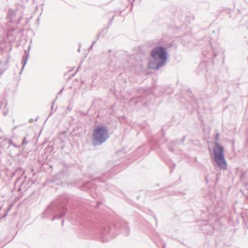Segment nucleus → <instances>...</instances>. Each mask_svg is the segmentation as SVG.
Masks as SVG:
<instances>
[{
	"instance_id": "f257e3e1",
	"label": "nucleus",
	"mask_w": 248,
	"mask_h": 248,
	"mask_svg": "<svg viewBox=\"0 0 248 248\" xmlns=\"http://www.w3.org/2000/svg\"><path fill=\"white\" fill-rule=\"evenodd\" d=\"M151 56L156 61V68L157 69L165 63L167 54L164 48L157 47L152 50Z\"/></svg>"
},
{
	"instance_id": "f03ea898",
	"label": "nucleus",
	"mask_w": 248,
	"mask_h": 248,
	"mask_svg": "<svg viewBox=\"0 0 248 248\" xmlns=\"http://www.w3.org/2000/svg\"><path fill=\"white\" fill-rule=\"evenodd\" d=\"M224 149L222 146L218 143H215V146L214 148L215 160L220 169L226 170L227 169V163L224 156Z\"/></svg>"
},
{
	"instance_id": "7ed1b4c3",
	"label": "nucleus",
	"mask_w": 248,
	"mask_h": 248,
	"mask_svg": "<svg viewBox=\"0 0 248 248\" xmlns=\"http://www.w3.org/2000/svg\"><path fill=\"white\" fill-rule=\"evenodd\" d=\"M94 141L96 143H102L108 138L107 127L103 125L97 126L94 129L93 134Z\"/></svg>"
},
{
	"instance_id": "20e7f679",
	"label": "nucleus",
	"mask_w": 248,
	"mask_h": 248,
	"mask_svg": "<svg viewBox=\"0 0 248 248\" xmlns=\"http://www.w3.org/2000/svg\"><path fill=\"white\" fill-rule=\"evenodd\" d=\"M149 66L150 68H153V66L152 65V63L151 62H150L149 64Z\"/></svg>"
},
{
	"instance_id": "39448f33",
	"label": "nucleus",
	"mask_w": 248,
	"mask_h": 248,
	"mask_svg": "<svg viewBox=\"0 0 248 248\" xmlns=\"http://www.w3.org/2000/svg\"><path fill=\"white\" fill-rule=\"evenodd\" d=\"M218 135H217V139H218Z\"/></svg>"
}]
</instances>
